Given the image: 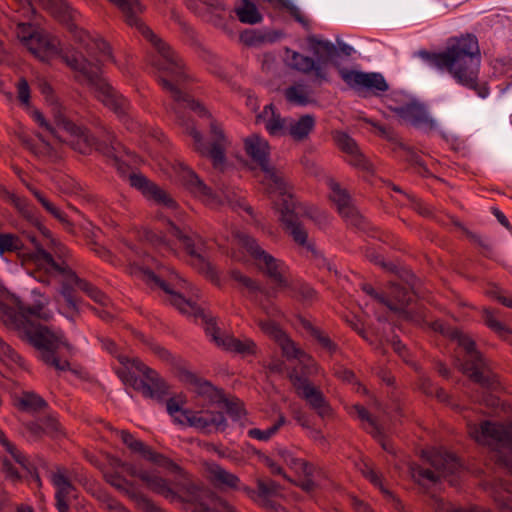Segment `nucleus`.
<instances>
[{"instance_id":"obj_1","label":"nucleus","mask_w":512,"mask_h":512,"mask_svg":"<svg viewBox=\"0 0 512 512\" xmlns=\"http://www.w3.org/2000/svg\"><path fill=\"white\" fill-rule=\"evenodd\" d=\"M48 300L43 298L32 306H26L18 297L12 296L0 302V319L10 329L16 330L18 336L39 352V359L58 371L70 370V363L61 360L57 352L61 347L69 349L63 333L41 324L49 321L53 313L47 308Z\"/></svg>"},{"instance_id":"obj_2","label":"nucleus","mask_w":512,"mask_h":512,"mask_svg":"<svg viewBox=\"0 0 512 512\" xmlns=\"http://www.w3.org/2000/svg\"><path fill=\"white\" fill-rule=\"evenodd\" d=\"M109 1L121 10L127 24L136 26L141 34L156 48L159 56L153 60V65L159 72L158 82L163 90L171 95L175 103L172 110L177 117L181 118L180 109L182 108H188L199 115H204L206 113L205 108L183 91V85L187 81L188 76L184 70L182 60L170 46L158 38L153 31L138 18V13L142 11L138 0Z\"/></svg>"},{"instance_id":"obj_3","label":"nucleus","mask_w":512,"mask_h":512,"mask_svg":"<svg viewBox=\"0 0 512 512\" xmlns=\"http://www.w3.org/2000/svg\"><path fill=\"white\" fill-rule=\"evenodd\" d=\"M418 56L430 67L447 72L457 84L475 91L481 98L488 96L489 89L479 85L481 53L476 36L451 38L443 51L421 50Z\"/></svg>"},{"instance_id":"obj_4","label":"nucleus","mask_w":512,"mask_h":512,"mask_svg":"<svg viewBox=\"0 0 512 512\" xmlns=\"http://www.w3.org/2000/svg\"><path fill=\"white\" fill-rule=\"evenodd\" d=\"M28 259L32 260L36 266L32 273L35 280L45 285H50L53 281L60 284L59 294L64 303L59 304V312L71 321H74L79 313V301L75 295V288L83 291L102 306H107L110 302L102 291L79 278L65 262L61 264L55 262L52 254L42 248L38 247L37 252L31 254Z\"/></svg>"},{"instance_id":"obj_5","label":"nucleus","mask_w":512,"mask_h":512,"mask_svg":"<svg viewBox=\"0 0 512 512\" xmlns=\"http://www.w3.org/2000/svg\"><path fill=\"white\" fill-rule=\"evenodd\" d=\"M135 274L153 289H161L168 295L169 302L175 306L181 313L201 317L206 324L205 331L218 346L226 350L233 351L242 355H251L255 353L256 345L248 338L238 339L233 336H220L219 329L212 319H208L200 306L185 299L176 291V287L183 280L178 274L168 268H159L157 272L147 268H139Z\"/></svg>"},{"instance_id":"obj_6","label":"nucleus","mask_w":512,"mask_h":512,"mask_svg":"<svg viewBox=\"0 0 512 512\" xmlns=\"http://www.w3.org/2000/svg\"><path fill=\"white\" fill-rule=\"evenodd\" d=\"M246 153L265 172V181L272 192L279 193L276 206L280 212V220L284 229L289 233L295 242L305 245L307 232L302 226L300 216L303 213L301 206L286 191V183L281 175L269 165V144L266 139L253 134L245 140Z\"/></svg>"},{"instance_id":"obj_7","label":"nucleus","mask_w":512,"mask_h":512,"mask_svg":"<svg viewBox=\"0 0 512 512\" xmlns=\"http://www.w3.org/2000/svg\"><path fill=\"white\" fill-rule=\"evenodd\" d=\"M61 57L69 67L79 72V79L87 82L94 90L96 97L105 106L113 110L120 117L128 113L130 108L129 101L114 90L106 79L102 77L98 65L75 54L63 55Z\"/></svg>"},{"instance_id":"obj_8","label":"nucleus","mask_w":512,"mask_h":512,"mask_svg":"<svg viewBox=\"0 0 512 512\" xmlns=\"http://www.w3.org/2000/svg\"><path fill=\"white\" fill-rule=\"evenodd\" d=\"M469 435L495 452V461L512 474V421L506 424L482 421L468 426Z\"/></svg>"},{"instance_id":"obj_9","label":"nucleus","mask_w":512,"mask_h":512,"mask_svg":"<svg viewBox=\"0 0 512 512\" xmlns=\"http://www.w3.org/2000/svg\"><path fill=\"white\" fill-rule=\"evenodd\" d=\"M51 113L58 129H62L71 135L79 137V140L83 141L87 145V148L94 147L115 164L120 162L123 147L121 143L115 139L111 131L105 130L102 140L95 138L88 130L76 125L70 118L66 107L58 102L52 103Z\"/></svg>"},{"instance_id":"obj_10","label":"nucleus","mask_w":512,"mask_h":512,"mask_svg":"<svg viewBox=\"0 0 512 512\" xmlns=\"http://www.w3.org/2000/svg\"><path fill=\"white\" fill-rule=\"evenodd\" d=\"M423 457L430 463L433 470L418 464H412L410 473L416 482L424 485L425 483H436L444 478L448 479L451 485H456V477L460 473L462 465L453 454L432 448L423 451Z\"/></svg>"},{"instance_id":"obj_11","label":"nucleus","mask_w":512,"mask_h":512,"mask_svg":"<svg viewBox=\"0 0 512 512\" xmlns=\"http://www.w3.org/2000/svg\"><path fill=\"white\" fill-rule=\"evenodd\" d=\"M450 337L462 349L463 359L461 360L460 367L463 373L482 387L495 389L498 385L497 377L490 370L481 354L475 349L474 341L458 329H452Z\"/></svg>"},{"instance_id":"obj_12","label":"nucleus","mask_w":512,"mask_h":512,"mask_svg":"<svg viewBox=\"0 0 512 512\" xmlns=\"http://www.w3.org/2000/svg\"><path fill=\"white\" fill-rule=\"evenodd\" d=\"M234 237L238 244L251 255L258 269L275 283L276 288L290 287L289 269L282 260L266 252L253 237L245 232L236 231Z\"/></svg>"},{"instance_id":"obj_13","label":"nucleus","mask_w":512,"mask_h":512,"mask_svg":"<svg viewBox=\"0 0 512 512\" xmlns=\"http://www.w3.org/2000/svg\"><path fill=\"white\" fill-rule=\"evenodd\" d=\"M117 358L119 362L125 366L131 363L136 370L143 373L146 379H140L129 371H126V369H120L117 373L125 384H129L135 390L141 392L144 397L151 399L160 400L168 394V385L156 371L150 369L138 359H130L124 355H118Z\"/></svg>"},{"instance_id":"obj_14","label":"nucleus","mask_w":512,"mask_h":512,"mask_svg":"<svg viewBox=\"0 0 512 512\" xmlns=\"http://www.w3.org/2000/svg\"><path fill=\"white\" fill-rule=\"evenodd\" d=\"M325 183L329 189L328 197L344 221L357 230L366 231L369 223L354 205L348 191L330 176L325 178Z\"/></svg>"},{"instance_id":"obj_15","label":"nucleus","mask_w":512,"mask_h":512,"mask_svg":"<svg viewBox=\"0 0 512 512\" xmlns=\"http://www.w3.org/2000/svg\"><path fill=\"white\" fill-rule=\"evenodd\" d=\"M338 74L349 88L361 96H366L368 93L379 96L389 89V85L381 73L338 67Z\"/></svg>"},{"instance_id":"obj_16","label":"nucleus","mask_w":512,"mask_h":512,"mask_svg":"<svg viewBox=\"0 0 512 512\" xmlns=\"http://www.w3.org/2000/svg\"><path fill=\"white\" fill-rule=\"evenodd\" d=\"M187 131L193 138V148L202 156L209 157L215 168H221L225 163V151L227 147V139L219 126L211 124V143L206 145L203 142L200 132L194 127H188Z\"/></svg>"},{"instance_id":"obj_17","label":"nucleus","mask_w":512,"mask_h":512,"mask_svg":"<svg viewBox=\"0 0 512 512\" xmlns=\"http://www.w3.org/2000/svg\"><path fill=\"white\" fill-rule=\"evenodd\" d=\"M363 290L390 310L403 314L405 318L411 317L408 306L413 301L414 293L409 287L391 283L388 292L384 294L378 293L371 285L365 284Z\"/></svg>"},{"instance_id":"obj_18","label":"nucleus","mask_w":512,"mask_h":512,"mask_svg":"<svg viewBox=\"0 0 512 512\" xmlns=\"http://www.w3.org/2000/svg\"><path fill=\"white\" fill-rule=\"evenodd\" d=\"M502 492H496L494 495L495 502L498 504L501 512H512V483L507 480L500 482ZM432 507L436 512H491L489 509L480 506H472L469 508L455 507L449 502L441 498H433Z\"/></svg>"},{"instance_id":"obj_19","label":"nucleus","mask_w":512,"mask_h":512,"mask_svg":"<svg viewBox=\"0 0 512 512\" xmlns=\"http://www.w3.org/2000/svg\"><path fill=\"white\" fill-rule=\"evenodd\" d=\"M180 424H187L202 432L210 433L212 431H224L227 427V421L222 412L216 411H192L186 409L182 412V418H175Z\"/></svg>"},{"instance_id":"obj_20","label":"nucleus","mask_w":512,"mask_h":512,"mask_svg":"<svg viewBox=\"0 0 512 512\" xmlns=\"http://www.w3.org/2000/svg\"><path fill=\"white\" fill-rule=\"evenodd\" d=\"M336 146L345 154V161L356 169L371 171L372 164L361 152L356 141L345 132L336 131L333 134Z\"/></svg>"},{"instance_id":"obj_21","label":"nucleus","mask_w":512,"mask_h":512,"mask_svg":"<svg viewBox=\"0 0 512 512\" xmlns=\"http://www.w3.org/2000/svg\"><path fill=\"white\" fill-rule=\"evenodd\" d=\"M130 185L142 192L148 198L154 200L157 204L170 209H175L177 204L175 200L165 190L155 183L148 180L142 174H131L129 177Z\"/></svg>"},{"instance_id":"obj_22","label":"nucleus","mask_w":512,"mask_h":512,"mask_svg":"<svg viewBox=\"0 0 512 512\" xmlns=\"http://www.w3.org/2000/svg\"><path fill=\"white\" fill-rule=\"evenodd\" d=\"M397 115L414 127L431 131L437 129V122L429 115L426 107L418 103H407L396 109Z\"/></svg>"},{"instance_id":"obj_23","label":"nucleus","mask_w":512,"mask_h":512,"mask_svg":"<svg viewBox=\"0 0 512 512\" xmlns=\"http://www.w3.org/2000/svg\"><path fill=\"white\" fill-rule=\"evenodd\" d=\"M31 242L35 245V251L21 254L20 251L23 248V242L21 241V239L18 236L11 233H0V253L18 252L19 256L21 257L22 265L26 266L28 273L33 277L32 273L35 271L36 266L32 260L28 259V257L31 254L36 253L38 247L42 248L44 251L46 250L43 248V245L36 240L34 236L31 237Z\"/></svg>"},{"instance_id":"obj_24","label":"nucleus","mask_w":512,"mask_h":512,"mask_svg":"<svg viewBox=\"0 0 512 512\" xmlns=\"http://www.w3.org/2000/svg\"><path fill=\"white\" fill-rule=\"evenodd\" d=\"M50 479L56 488L55 499L58 512L69 510L68 499L76 488L71 483L67 471L63 468H57L55 471L51 472Z\"/></svg>"},{"instance_id":"obj_25","label":"nucleus","mask_w":512,"mask_h":512,"mask_svg":"<svg viewBox=\"0 0 512 512\" xmlns=\"http://www.w3.org/2000/svg\"><path fill=\"white\" fill-rule=\"evenodd\" d=\"M289 378L298 395L305 399L317 414H320V391L312 385L308 378L299 375L296 369L289 373Z\"/></svg>"},{"instance_id":"obj_26","label":"nucleus","mask_w":512,"mask_h":512,"mask_svg":"<svg viewBox=\"0 0 512 512\" xmlns=\"http://www.w3.org/2000/svg\"><path fill=\"white\" fill-rule=\"evenodd\" d=\"M27 49L42 61H49L60 54L59 40L40 32L29 42Z\"/></svg>"},{"instance_id":"obj_27","label":"nucleus","mask_w":512,"mask_h":512,"mask_svg":"<svg viewBox=\"0 0 512 512\" xmlns=\"http://www.w3.org/2000/svg\"><path fill=\"white\" fill-rule=\"evenodd\" d=\"M336 41L338 46H335L332 42L322 39V64L330 63L336 67H342L340 65V56L344 55L350 57L354 52V48L342 41L337 37Z\"/></svg>"},{"instance_id":"obj_28","label":"nucleus","mask_w":512,"mask_h":512,"mask_svg":"<svg viewBox=\"0 0 512 512\" xmlns=\"http://www.w3.org/2000/svg\"><path fill=\"white\" fill-rule=\"evenodd\" d=\"M181 177L184 184L192 193L201 198L203 201L212 203L214 196L211 192V189L199 179L194 171L188 167H183Z\"/></svg>"},{"instance_id":"obj_29","label":"nucleus","mask_w":512,"mask_h":512,"mask_svg":"<svg viewBox=\"0 0 512 512\" xmlns=\"http://www.w3.org/2000/svg\"><path fill=\"white\" fill-rule=\"evenodd\" d=\"M187 378L193 386L194 391L199 396L205 397L209 402L220 404L225 400L223 392L214 387L210 382L203 380L194 374H189Z\"/></svg>"},{"instance_id":"obj_30","label":"nucleus","mask_w":512,"mask_h":512,"mask_svg":"<svg viewBox=\"0 0 512 512\" xmlns=\"http://www.w3.org/2000/svg\"><path fill=\"white\" fill-rule=\"evenodd\" d=\"M141 480L146 484L147 488L170 501L178 499V493L172 489L168 481L156 474L147 472L141 474Z\"/></svg>"},{"instance_id":"obj_31","label":"nucleus","mask_w":512,"mask_h":512,"mask_svg":"<svg viewBox=\"0 0 512 512\" xmlns=\"http://www.w3.org/2000/svg\"><path fill=\"white\" fill-rule=\"evenodd\" d=\"M207 477L218 487H228L236 489L239 487L240 479L215 463L207 466Z\"/></svg>"},{"instance_id":"obj_32","label":"nucleus","mask_w":512,"mask_h":512,"mask_svg":"<svg viewBox=\"0 0 512 512\" xmlns=\"http://www.w3.org/2000/svg\"><path fill=\"white\" fill-rule=\"evenodd\" d=\"M284 60L286 64L294 70L302 73H310L311 71H315L317 75L319 74L320 68L316 65L312 58L302 55L291 49H286Z\"/></svg>"},{"instance_id":"obj_33","label":"nucleus","mask_w":512,"mask_h":512,"mask_svg":"<svg viewBox=\"0 0 512 512\" xmlns=\"http://www.w3.org/2000/svg\"><path fill=\"white\" fill-rule=\"evenodd\" d=\"M270 118L266 121L265 127L271 135H287L289 117L282 118L280 114L276 113L272 104L266 105L260 117Z\"/></svg>"},{"instance_id":"obj_34","label":"nucleus","mask_w":512,"mask_h":512,"mask_svg":"<svg viewBox=\"0 0 512 512\" xmlns=\"http://www.w3.org/2000/svg\"><path fill=\"white\" fill-rule=\"evenodd\" d=\"M231 278L245 288L247 296L255 302H258V294H264L267 298L271 297L270 292L263 289L258 282L238 270L231 271Z\"/></svg>"},{"instance_id":"obj_35","label":"nucleus","mask_w":512,"mask_h":512,"mask_svg":"<svg viewBox=\"0 0 512 512\" xmlns=\"http://www.w3.org/2000/svg\"><path fill=\"white\" fill-rule=\"evenodd\" d=\"M314 124V118L309 115L301 116L299 119L289 117L287 135H290L294 140H302L308 136Z\"/></svg>"},{"instance_id":"obj_36","label":"nucleus","mask_w":512,"mask_h":512,"mask_svg":"<svg viewBox=\"0 0 512 512\" xmlns=\"http://www.w3.org/2000/svg\"><path fill=\"white\" fill-rule=\"evenodd\" d=\"M291 466L296 470V472L302 477L300 480V486L305 491H311L315 487V482L312 480L314 468L313 466L302 460L292 458L290 462Z\"/></svg>"},{"instance_id":"obj_37","label":"nucleus","mask_w":512,"mask_h":512,"mask_svg":"<svg viewBox=\"0 0 512 512\" xmlns=\"http://www.w3.org/2000/svg\"><path fill=\"white\" fill-rule=\"evenodd\" d=\"M104 479L112 487L126 495L128 498L136 492L134 483L123 477L117 470L105 471Z\"/></svg>"},{"instance_id":"obj_38","label":"nucleus","mask_w":512,"mask_h":512,"mask_svg":"<svg viewBox=\"0 0 512 512\" xmlns=\"http://www.w3.org/2000/svg\"><path fill=\"white\" fill-rule=\"evenodd\" d=\"M278 340L284 356L288 359H297L301 364L308 366L310 357L295 342L286 335H282Z\"/></svg>"},{"instance_id":"obj_39","label":"nucleus","mask_w":512,"mask_h":512,"mask_svg":"<svg viewBox=\"0 0 512 512\" xmlns=\"http://www.w3.org/2000/svg\"><path fill=\"white\" fill-rule=\"evenodd\" d=\"M235 13L240 22L245 24H257L262 20V15L254 3L249 0H242V4L235 8Z\"/></svg>"},{"instance_id":"obj_40","label":"nucleus","mask_w":512,"mask_h":512,"mask_svg":"<svg viewBox=\"0 0 512 512\" xmlns=\"http://www.w3.org/2000/svg\"><path fill=\"white\" fill-rule=\"evenodd\" d=\"M143 457L155 465L166 469L170 473L182 475V469L178 464L165 455L153 451L150 447L145 451Z\"/></svg>"},{"instance_id":"obj_41","label":"nucleus","mask_w":512,"mask_h":512,"mask_svg":"<svg viewBox=\"0 0 512 512\" xmlns=\"http://www.w3.org/2000/svg\"><path fill=\"white\" fill-rule=\"evenodd\" d=\"M43 9L59 20H66L69 14V6L64 0H35Z\"/></svg>"},{"instance_id":"obj_42","label":"nucleus","mask_w":512,"mask_h":512,"mask_svg":"<svg viewBox=\"0 0 512 512\" xmlns=\"http://www.w3.org/2000/svg\"><path fill=\"white\" fill-rule=\"evenodd\" d=\"M285 98L296 105H306L310 101V91L303 84H295L285 90Z\"/></svg>"},{"instance_id":"obj_43","label":"nucleus","mask_w":512,"mask_h":512,"mask_svg":"<svg viewBox=\"0 0 512 512\" xmlns=\"http://www.w3.org/2000/svg\"><path fill=\"white\" fill-rule=\"evenodd\" d=\"M88 55L95 58L97 62L111 59V48L103 39H93L86 44Z\"/></svg>"},{"instance_id":"obj_44","label":"nucleus","mask_w":512,"mask_h":512,"mask_svg":"<svg viewBox=\"0 0 512 512\" xmlns=\"http://www.w3.org/2000/svg\"><path fill=\"white\" fill-rule=\"evenodd\" d=\"M355 416H357L362 422L364 428L370 433L378 432L379 426L375 418L371 416L368 410L362 405H355L353 407V412Z\"/></svg>"},{"instance_id":"obj_45","label":"nucleus","mask_w":512,"mask_h":512,"mask_svg":"<svg viewBox=\"0 0 512 512\" xmlns=\"http://www.w3.org/2000/svg\"><path fill=\"white\" fill-rule=\"evenodd\" d=\"M130 499L135 503L136 507L143 512H164L153 500L140 491L134 492Z\"/></svg>"},{"instance_id":"obj_46","label":"nucleus","mask_w":512,"mask_h":512,"mask_svg":"<svg viewBox=\"0 0 512 512\" xmlns=\"http://www.w3.org/2000/svg\"><path fill=\"white\" fill-rule=\"evenodd\" d=\"M285 423V418L283 416H280L278 421L273 424L271 427L261 430L258 428H252L248 430V436L257 439L259 441H267L269 440L276 432L279 430V428Z\"/></svg>"},{"instance_id":"obj_47","label":"nucleus","mask_w":512,"mask_h":512,"mask_svg":"<svg viewBox=\"0 0 512 512\" xmlns=\"http://www.w3.org/2000/svg\"><path fill=\"white\" fill-rule=\"evenodd\" d=\"M20 405L24 409L37 411L45 408L47 406V402L38 394L26 392L20 399Z\"/></svg>"},{"instance_id":"obj_48","label":"nucleus","mask_w":512,"mask_h":512,"mask_svg":"<svg viewBox=\"0 0 512 512\" xmlns=\"http://www.w3.org/2000/svg\"><path fill=\"white\" fill-rule=\"evenodd\" d=\"M11 203L14 207L30 222L36 223L37 219L34 215L33 207L27 201V199L19 197L17 195H11L10 197Z\"/></svg>"},{"instance_id":"obj_49","label":"nucleus","mask_w":512,"mask_h":512,"mask_svg":"<svg viewBox=\"0 0 512 512\" xmlns=\"http://www.w3.org/2000/svg\"><path fill=\"white\" fill-rule=\"evenodd\" d=\"M242 41L249 46H258L266 42H272L273 38L269 34L259 31H246L241 35Z\"/></svg>"},{"instance_id":"obj_50","label":"nucleus","mask_w":512,"mask_h":512,"mask_svg":"<svg viewBox=\"0 0 512 512\" xmlns=\"http://www.w3.org/2000/svg\"><path fill=\"white\" fill-rule=\"evenodd\" d=\"M0 359L22 366V357L0 337Z\"/></svg>"},{"instance_id":"obj_51","label":"nucleus","mask_w":512,"mask_h":512,"mask_svg":"<svg viewBox=\"0 0 512 512\" xmlns=\"http://www.w3.org/2000/svg\"><path fill=\"white\" fill-rule=\"evenodd\" d=\"M120 437L129 449L133 452L140 453L142 456L145 455V451L149 448V446L145 445L142 441L135 439L134 436L127 431H120Z\"/></svg>"},{"instance_id":"obj_52","label":"nucleus","mask_w":512,"mask_h":512,"mask_svg":"<svg viewBox=\"0 0 512 512\" xmlns=\"http://www.w3.org/2000/svg\"><path fill=\"white\" fill-rule=\"evenodd\" d=\"M0 444L6 449L8 453L11 454L13 459L20 464L23 468L27 469V459L24 455H22L17 448L7 439L5 434L0 431Z\"/></svg>"},{"instance_id":"obj_53","label":"nucleus","mask_w":512,"mask_h":512,"mask_svg":"<svg viewBox=\"0 0 512 512\" xmlns=\"http://www.w3.org/2000/svg\"><path fill=\"white\" fill-rule=\"evenodd\" d=\"M39 33L31 24L29 23H18L16 34L19 40L27 47L29 42H32V39Z\"/></svg>"},{"instance_id":"obj_54","label":"nucleus","mask_w":512,"mask_h":512,"mask_svg":"<svg viewBox=\"0 0 512 512\" xmlns=\"http://www.w3.org/2000/svg\"><path fill=\"white\" fill-rule=\"evenodd\" d=\"M484 321L485 324L498 333L501 337H506L510 334V331L496 319L495 315L488 309L484 310Z\"/></svg>"},{"instance_id":"obj_55","label":"nucleus","mask_w":512,"mask_h":512,"mask_svg":"<svg viewBox=\"0 0 512 512\" xmlns=\"http://www.w3.org/2000/svg\"><path fill=\"white\" fill-rule=\"evenodd\" d=\"M363 476L368 479L375 487L379 488L383 493L389 494L382 484L381 476L374 470L369 463H363L360 468Z\"/></svg>"},{"instance_id":"obj_56","label":"nucleus","mask_w":512,"mask_h":512,"mask_svg":"<svg viewBox=\"0 0 512 512\" xmlns=\"http://www.w3.org/2000/svg\"><path fill=\"white\" fill-rule=\"evenodd\" d=\"M363 121L371 125V127L373 128V132L379 135L380 137L387 140H392L394 138V132L390 127L381 125L377 121H374L373 119L370 118H363Z\"/></svg>"},{"instance_id":"obj_57","label":"nucleus","mask_w":512,"mask_h":512,"mask_svg":"<svg viewBox=\"0 0 512 512\" xmlns=\"http://www.w3.org/2000/svg\"><path fill=\"white\" fill-rule=\"evenodd\" d=\"M257 488L261 497L267 498L278 493L279 485L274 481H258Z\"/></svg>"},{"instance_id":"obj_58","label":"nucleus","mask_w":512,"mask_h":512,"mask_svg":"<svg viewBox=\"0 0 512 512\" xmlns=\"http://www.w3.org/2000/svg\"><path fill=\"white\" fill-rule=\"evenodd\" d=\"M321 342H322V356L324 354H327L332 359L338 361V359L341 355V352H340L338 346L333 341H331L330 338H328L324 335H322Z\"/></svg>"},{"instance_id":"obj_59","label":"nucleus","mask_w":512,"mask_h":512,"mask_svg":"<svg viewBox=\"0 0 512 512\" xmlns=\"http://www.w3.org/2000/svg\"><path fill=\"white\" fill-rule=\"evenodd\" d=\"M170 232L175 236L177 237L179 240H181L183 242V244L185 245L187 251L192 255V256H196V257H199L198 254H196V251L194 249V245H193V242H192V239L187 236V235H184L182 233V231L176 227L175 225L171 224V227H170Z\"/></svg>"},{"instance_id":"obj_60","label":"nucleus","mask_w":512,"mask_h":512,"mask_svg":"<svg viewBox=\"0 0 512 512\" xmlns=\"http://www.w3.org/2000/svg\"><path fill=\"white\" fill-rule=\"evenodd\" d=\"M103 506L109 512H131L121 502L109 495H103Z\"/></svg>"},{"instance_id":"obj_61","label":"nucleus","mask_w":512,"mask_h":512,"mask_svg":"<svg viewBox=\"0 0 512 512\" xmlns=\"http://www.w3.org/2000/svg\"><path fill=\"white\" fill-rule=\"evenodd\" d=\"M143 237L146 241H148L149 243H151L152 245H154L156 247L168 248V243L164 239V237L161 234H159L153 230L144 231Z\"/></svg>"},{"instance_id":"obj_62","label":"nucleus","mask_w":512,"mask_h":512,"mask_svg":"<svg viewBox=\"0 0 512 512\" xmlns=\"http://www.w3.org/2000/svg\"><path fill=\"white\" fill-rule=\"evenodd\" d=\"M221 403L224 404V407L226 408L227 413L232 417L234 420H238L241 418L243 414V408L241 403L235 402V401H229L225 398L224 401Z\"/></svg>"},{"instance_id":"obj_63","label":"nucleus","mask_w":512,"mask_h":512,"mask_svg":"<svg viewBox=\"0 0 512 512\" xmlns=\"http://www.w3.org/2000/svg\"><path fill=\"white\" fill-rule=\"evenodd\" d=\"M301 163L308 173L313 174V175L318 174L317 157L314 153H312V152L306 153L302 157Z\"/></svg>"},{"instance_id":"obj_64","label":"nucleus","mask_w":512,"mask_h":512,"mask_svg":"<svg viewBox=\"0 0 512 512\" xmlns=\"http://www.w3.org/2000/svg\"><path fill=\"white\" fill-rule=\"evenodd\" d=\"M44 432L55 434L60 430V424L54 416L48 415L40 419Z\"/></svg>"}]
</instances>
